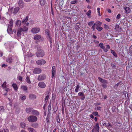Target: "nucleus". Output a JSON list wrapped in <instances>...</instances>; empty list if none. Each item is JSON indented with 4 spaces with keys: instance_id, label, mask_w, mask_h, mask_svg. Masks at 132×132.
Returning <instances> with one entry per match:
<instances>
[{
    "instance_id": "obj_34",
    "label": "nucleus",
    "mask_w": 132,
    "mask_h": 132,
    "mask_svg": "<svg viewBox=\"0 0 132 132\" xmlns=\"http://www.w3.org/2000/svg\"><path fill=\"white\" fill-rule=\"evenodd\" d=\"M80 88V86L79 85H78L76 86L75 89V91L76 92H77L79 90V89Z\"/></svg>"
},
{
    "instance_id": "obj_32",
    "label": "nucleus",
    "mask_w": 132,
    "mask_h": 132,
    "mask_svg": "<svg viewBox=\"0 0 132 132\" xmlns=\"http://www.w3.org/2000/svg\"><path fill=\"white\" fill-rule=\"evenodd\" d=\"M110 51L111 52V53L113 55H114L115 57H117V54L114 50L111 49Z\"/></svg>"
},
{
    "instance_id": "obj_21",
    "label": "nucleus",
    "mask_w": 132,
    "mask_h": 132,
    "mask_svg": "<svg viewBox=\"0 0 132 132\" xmlns=\"http://www.w3.org/2000/svg\"><path fill=\"white\" fill-rule=\"evenodd\" d=\"M19 10V8L18 7H17L14 8L13 11V13L14 14H16L17 13Z\"/></svg>"
},
{
    "instance_id": "obj_20",
    "label": "nucleus",
    "mask_w": 132,
    "mask_h": 132,
    "mask_svg": "<svg viewBox=\"0 0 132 132\" xmlns=\"http://www.w3.org/2000/svg\"><path fill=\"white\" fill-rule=\"evenodd\" d=\"M22 30V28H20L18 29L17 32V35L18 36H20L21 35Z\"/></svg>"
},
{
    "instance_id": "obj_31",
    "label": "nucleus",
    "mask_w": 132,
    "mask_h": 132,
    "mask_svg": "<svg viewBox=\"0 0 132 132\" xmlns=\"http://www.w3.org/2000/svg\"><path fill=\"white\" fill-rule=\"evenodd\" d=\"M20 125L21 127L22 128H24L26 127V124L23 122L21 123H20Z\"/></svg>"
},
{
    "instance_id": "obj_35",
    "label": "nucleus",
    "mask_w": 132,
    "mask_h": 132,
    "mask_svg": "<svg viewBox=\"0 0 132 132\" xmlns=\"http://www.w3.org/2000/svg\"><path fill=\"white\" fill-rule=\"evenodd\" d=\"M110 123H107L106 122L105 123L103 124V125L104 126L106 127L108 129V127H110Z\"/></svg>"
},
{
    "instance_id": "obj_63",
    "label": "nucleus",
    "mask_w": 132,
    "mask_h": 132,
    "mask_svg": "<svg viewBox=\"0 0 132 132\" xmlns=\"http://www.w3.org/2000/svg\"><path fill=\"white\" fill-rule=\"evenodd\" d=\"M102 86L104 88H105L107 87L106 85L105 84H103L102 85Z\"/></svg>"
},
{
    "instance_id": "obj_27",
    "label": "nucleus",
    "mask_w": 132,
    "mask_h": 132,
    "mask_svg": "<svg viewBox=\"0 0 132 132\" xmlns=\"http://www.w3.org/2000/svg\"><path fill=\"white\" fill-rule=\"evenodd\" d=\"M100 26H100L98 25H96V28L98 31H100L103 29V28L102 27H100Z\"/></svg>"
},
{
    "instance_id": "obj_55",
    "label": "nucleus",
    "mask_w": 132,
    "mask_h": 132,
    "mask_svg": "<svg viewBox=\"0 0 132 132\" xmlns=\"http://www.w3.org/2000/svg\"><path fill=\"white\" fill-rule=\"evenodd\" d=\"M77 2V0H75L74 1H72L71 3L72 4H75Z\"/></svg>"
},
{
    "instance_id": "obj_17",
    "label": "nucleus",
    "mask_w": 132,
    "mask_h": 132,
    "mask_svg": "<svg viewBox=\"0 0 132 132\" xmlns=\"http://www.w3.org/2000/svg\"><path fill=\"white\" fill-rule=\"evenodd\" d=\"M12 27H10L9 25H8L7 31L9 34H11L13 33L12 29Z\"/></svg>"
},
{
    "instance_id": "obj_2",
    "label": "nucleus",
    "mask_w": 132,
    "mask_h": 132,
    "mask_svg": "<svg viewBox=\"0 0 132 132\" xmlns=\"http://www.w3.org/2000/svg\"><path fill=\"white\" fill-rule=\"evenodd\" d=\"M45 54L44 51L40 49H38L37 52L36 53V55L37 57H42Z\"/></svg>"
},
{
    "instance_id": "obj_36",
    "label": "nucleus",
    "mask_w": 132,
    "mask_h": 132,
    "mask_svg": "<svg viewBox=\"0 0 132 132\" xmlns=\"http://www.w3.org/2000/svg\"><path fill=\"white\" fill-rule=\"evenodd\" d=\"M32 126L34 128H37L38 127V125L37 123H35L32 124Z\"/></svg>"
},
{
    "instance_id": "obj_53",
    "label": "nucleus",
    "mask_w": 132,
    "mask_h": 132,
    "mask_svg": "<svg viewBox=\"0 0 132 132\" xmlns=\"http://www.w3.org/2000/svg\"><path fill=\"white\" fill-rule=\"evenodd\" d=\"M18 80L21 81L22 80V77L20 76H19L18 77Z\"/></svg>"
},
{
    "instance_id": "obj_37",
    "label": "nucleus",
    "mask_w": 132,
    "mask_h": 132,
    "mask_svg": "<svg viewBox=\"0 0 132 132\" xmlns=\"http://www.w3.org/2000/svg\"><path fill=\"white\" fill-rule=\"evenodd\" d=\"M21 88L24 91H26L27 90V87L26 86L23 85L21 86Z\"/></svg>"
},
{
    "instance_id": "obj_64",
    "label": "nucleus",
    "mask_w": 132,
    "mask_h": 132,
    "mask_svg": "<svg viewBox=\"0 0 132 132\" xmlns=\"http://www.w3.org/2000/svg\"><path fill=\"white\" fill-rule=\"evenodd\" d=\"M107 10L108 11V12L109 13H110L111 12V10H110L109 9H107Z\"/></svg>"
},
{
    "instance_id": "obj_33",
    "label": "nucleus",
    "mask_w": 132,
    "mask_h": 132,
    "mask_svg": "<svg viewBox=\"0 0 132 132\" xmlns=\"http://www.w3.org/2000/svg\"><path fill=\"white\" fill-rule=\"evenodd\" d=\"M45 33L48 36L49 38H50V31L48 29H46L45 30Z\"/></svg>"
},
{
    "instance_id": "obj_7",
    "label": "nucleus",
    "mask_w": 132,
    "mask_h": 132,
    "mask_svg": "<svg viewBox=\"0 0 132 132\" xmlns=\"http://www.w3.org/2000/svg\"><path fill=\"white\" fill-rule=\"evenodd\" d=\"M13 57L12 55H9L6 59V61L10 63H12L13 61Z\"/></svg>"
},
{
    "instance_id": "obj_24",
    "label": "nucleus",
    "mask_w": 132,
    "mask_h": 132,
    "mask_svg": "<svg viewBox=\"0 0 132 132\" xmlns=\"http://www.w3.org/2000/svg\"><path fill=\"white\" fill-rule=\"evenodd\" d=\"M29 18V17L28 16H26V18L24 19H23L22 21V22L23 23H26L28 21Z\"/></svg>"
},
{
    "instance_id": "obj_47",
    "label": "nucleus",
    "mask_w": 132,
    "mask_h": 132,
    "mask_svg": "<svg viewBox=\"0 0 132 132\" xmlns=\"http://www.w3.org/2000/svg\"><path fill=\"white\" fill-rule=\"evenodd\" d=\"M1 132H9V130L7 129H3L2 130Z\"/></svg>"
},
{
    "instance_id": "obj_58",
    "label": "nucleus",
    "mask_w": 132,
    "mask_h": 132,
    "mask_svg": "<svg viewBox=\"0 0 132 132\" xmlns=\"http://www.w3.org/2000/svg\"><path fill=\"white\" fill-rule=\"evenodd\" d=\"M57 121V122L60 123V120L59 117L57 116L56 117Z\"/></svg>"
},
{
    "instance_id": "obj_22",
    "label": "nucleus",
    "mask_w": 132,
    "mask_h": 132,
    "mask_svg": "<svg viewBox=\"0 0 132 132\" xmlns=\"http://www.w3.org/2000/svg\"><path fill=\"white\" fill-rule=\"evenodd\" d=\"M21 22L19 20H17L16 22V24L18 27L20 26L21 24Z\"/></svg>"
},
{
    "instance_id": "obj_29",
    "label": "nucleus",
    "mask_w": 132,
    "mask_h": 132,
    "mask_svg": "<svg viewBox=\"0 0 132 132\" xmlns=\"http://www.w3.org/2000/svg\"><path fill=\"white\" fill-rule=\"evenodd\" d=\"M26 80L27 83L29 84L31 83L30 80V77L29 76L27 77L26 79Z\"/></svg>"
},
{
    "instance_id": "obj_52",
    "label": "nucleus",
    "mask_w": 132,
    "mask_h": 132,
    "mask_svg": "<svg viewBox=\"0 0 132 132\" xmlns=\"http://www.w3.org/2000/svg\"><path fill=\"white\" fill-rule=\"evenodd\" d=\"M51 103H50L48 105V111H50L51 110Z\"/></svg>"
},
{
    "instance_id": "obj_41",
    "label": "nucleus",
    "mask_w": 132,
    "mask_h": 132,
    "mask_svg": "<svg viewBox=\"0 0 132 132\" xmlns=\"http://www.w3.org/2000/svg\"><path fill=\"white\" fill-rule=\"evenodd\" d=\"M92 113L93 115L95 116H97L98 117L100 116L98 115V112L97 111L93 112Z\"/></svg>"
},
{
    "instance_id": "obj_11",
    "label": "nucleus",
    "mask_w": 132,
    "mask_h": 132,
    "mask_svg": "<svg viewBox=\"0 0 132 132\" xmlns=\"http://www.w3.org/2000/svg\"><path fill=\"white\" fill-rule=\"evenodd\" d=\"M38 86L41 88H44L45 87L46 85L44 82L42 81H40L39 82Z\"/></svg>"
},
{
    "instance_id": "obj_59",
    "label": "nucleus",
    "mask_w": 132,
    "mask_h": 132,
    "mask_svg": "<svg viewBox=\"0 0 132 132\" xmlns=\"http://www.w3.org/2000/svg\"><path fill=\"white\" fill-rule=\"evenodd\" d=\"M98 78L99 81H100L102 82L103 80V79L102 78L100 77H98Z\"/></svg>"
},
{
    "instance_id": "obj_12",
    "label": "nucleus",
    "mask_w": 132,
    "mask_h": 132,
    "mask_svg": "<svg viewBox=\"0 0 132 132\" xmlns=\"http://www.w3.org/2000/svg\"><path fill=\"white\" fill-rule=\"evenodd\" d=\"M33 109L32 108H28L26 109V111L28 113H32Z\"/></svg>"
},
{
    "instance_id": "obj_13",
    "label": "nucleus",
    "mask_w": 132,
    "mask_h": 132,
    "mask_svg": "<svg viewBox=\"0 0 132 132\" xmlns=\"http://www.w3.org/2000/svg\"><path fill=\"white\" fill-rule=\"evenodd\" d=\"M32 114L36 116H38L39 115V113L37 110H34V109L32 111Z\"/></svg>"
},
{
    "instance_id": "obj_4",
    "label": "nucleus",
    "mask_w": 132,
    "mask_h": 132,
    "mask_svg": "<svg viewBox=\"0 0 132 132\" xmlns=\"http://www.w3.org/2000/svg\"><path fill=\"white\" fill-rule=\"evenodd\" d=\"M100 127L98 122L96 123L90 132H99Z\"/></svg>"
},
{
    "instance_id": "obj_6",
    "label": "nucleus",
    "mask_w": 132,
    "mask_h": 132,
    "mask_svg": "<svg viewBox=\"0 0 132 132\" xmlns=\"http://www.w3.org/2000/svg\"><path fill=\"white\" fill-rule=\"evenodd\" d=\"M46 78V75L45 74H41L39 75L37 78L39 81H41L45 80Z\"/></svg>"
},
{
    "instance_id": "obj_45",
    "label": "nucleus",
    "mask_w": 132,
    "mask_h": 132,
    "mask_svg": "<svg viewBox=\"0 0 132 132\" xmlns=\"http://www.w3.org/2000/svg\"><path fill=\"white\" fill-rule=\"evenodd\" d=\"M96 25V24L95 23L92 26V29H93V31H95V26Z\"/></svg>"
},
{
    "instance_id": "obj_18",
    "label": "nucleus",
    "mask_w": 132,
    "mask_h": 132,
    "mask_svg": "<svg viewBox=\"0 0 132 132\" xmlns=\"http://www.w3.org/2000/svg\"><path fill=\"white\" fill-rule=\"evenodd\" d=\"M29 98L30 99L34 100L36 98V96L34 94H30L29 95Z\"/></svg>"
},
{
    "instance_id": "obj_38",
    "label": "nucleus",
    "mask_w": 132,
    "mask_h": 132,
    "mask_svg": "<svg viewBox=\"0 0 132 132\" xmlns=\"http://www.w3.org/2000/svg\"><path fill=\"white\" fill-rule=\"evenodd\" d=\"M49 95H47L45 97V103H46L48 101V100L49 98Z\"/></svg>"
},
{
    "instance_id": "obj_23",
    "label": "nucleus",
    "mask_w": 132,
    "mask_h": 132,
    "mask_svg": "<svg viewBox=\"0 0 132 132\" xmlns=\"http://www.w3.org/2000/svg\"><path fill=\"white\" fill-rule=\"evenodd\" d=\"M28 129L29 132H36L35 130L33 128L29 127Z\"/></svg>"
},
{
    "instance_id": "obj_3",
    "label": "nucleus",
    "mask_w": 132,
    "mask_h": 132,
    "mask_svg": "<svg viewBox=\"0 0 132 132\" xmlns=\"http://www.w3.org/2000/svg\"><path fill=\"white\" fill-rule=\"evenodd\" d=\"M28 121L30 122H36L37 120V118L34 115L30 116L28 117Z\"/></svg>"
},
{
    "instance_id": "obj_30",
    "label": "nucleus",
    "mask_w": 132,
    "mask_h": 132,
    "mask_svg": "<svg viewBox=\"0 0 132 132\" xmlns=\"http://www.w3.org/2000/svg\"><path fill=\"white\" fill-rule=\"evenodd\" d=\"M22 31H27L28 30V27L24 26L23 28H22Z\"/></svg>"
},
{
    "instance_id": "obj_26",
    "label": "nucleus",
    "mask_w": 132,
    "mask_h": 132,
    "mask_svg": "<svg viewBox=\"0 0 132 132\" xmlns=\"http://www.w3.org/2000/svg\"><path fill=\"white\" fill-rule=\"evenodd\" d=\"M12 86L15 90H17L18 89V87L16 84L13 83L12 85Z\"/></svg>"
},
{
    "instance_id": "obj_10",
    "label": "nucleus",
    "mask_w": 132,
    "mask_h": 132,
    "mask_svg": "<svg viewBox=\"0 0 132 132\" xmlns=\"http://www.w3.org/2000/svg\"><path fill=\"white\" fill-rule=\"evenodd\" d=\"M78 95L81 96L80 99L82 100H84L85 98V96L83 92H80L78 94Z\"/></svg>"
},
{
    "instance_id": "obj_25",
    "label": "nucleus",
    "mask_w": 132,
    "mask_h": 132,
    "mask_svg": "<svg viewBox=\"0 0 132 132\" xmlns=\"http://www.w3.org/2000/svg\"><path fill=\"white\" fill-rule=\"evenodd\" d=\"M20 98L22 101L24 100L26 98V96L23 94L21 95Z\"/></svg>"
},
{
    "instance_id": "obj_14",
    "label": "nucleus",
    "mask_w": 132,
    "mask_h": 132,
    "mask_svg": "<svg viewBox=\"0 0 132 132\" xmlns=\"http://www.w3.org/2000/svg\"><path fill=\"white\" fill-rule=\"evenodd\" d=\"M18 5L21 8L23 7L24 5V2L22 0H20L18 2Z\"/></svg>"
},
{
    "instance_id": "obj_28",
    "label": "nucleus",
    "mask_w": 132,
    "mask_h": 132,
    "mask_svg": "<svg viewBox=\"0 0 132 132\" xmlns=\"http://www.w3.org/2000/svg\"><path fill=\"white\" fill-rule=\"evenodd\" d=\"M80 27V23L79 22H78L76 23L75 26V28L76 29H77Z\"/></svg>"
},
{
    "instance_id": "obj_43",
    "label": "nucleus",
    "mask_w": 132,
    "mask_h": 132,
    "mask_svg": "<svg viewBox=\"0 0 132 132\" xmlns=\"http://www.w3.org/2000/svg\"><path fill=\"white\" fill-rule=\"evenodd\" d=\"M94 22L93 21H90L88 22V25L89 26H91L94 24Z\"/></svg>"
},
{
    "instance_id": "obj_42",
    "label": "nucleus",
    "mask_w": 132,
    "mask_h": 132,
    "mask_svg": "<svg viewBox=\"0 0 132 132\" xmlns=\"http://www.w3.org/2000/svg\"><path fill=\"white\" fill-rule=\"evenodd\" d=\"M91 13V10H89L86 13V15L89 17H90V14Z\"/></svg>"
},
{
    "instance_id": "obj_48",
    "label": "nucleus",
    "mask_w": 132,
    "mask_h": 132,
    "mask_svg": "<svg viewBox=\"0 0 132 132\" xmlns=\"http://www.w3.org/2000/svg\"><path fill=\"white\" fill-rule=\"evenodd\" d=\"M2 87L5 88H6V82L5 81L4 82V83L2 84Z\"/></svg>"
},
{
    "instance_id": "obj_46",
    "label": "nucleus",
    "mask_w": 132,
    "mask_h": 132,
    "mask_svg": "<svg viewBox=\"0 0 132 132\" xmlns=\"http://www.w3.org/2000/svg\"><path fill=\"white\" fill-rule=\"evenodd\" d=\"M4 110V107L3 106H0V112H3Z\"/></svg>"
},
{
    "instance_id": "obj_15",
    "label": "nucleus",
    "mask_w": 132,
    "mask_h": 132,
    "mask_svg": "<svg viewBox=\"0 0 132 132\" xmlns=\"http://www.w3.org/2000/svg\"><path fill=\"white\" fill-rule=\"evenodd\" d=\"M52 78H53L54 76L55 75L56 73L55 68L54 66H53L52 67Z\"/></svg>"
},
{
    "instance_id": "obj_51",
    "label": "nucleus",
    "mask_w": 132,
    "mask_h": 132,
    "mask_svg": "<svg viewBox=\"0 0 132 132\" xmlns=\"http://www.w3.org/2000/svg\"><path fill=\"white\" fill-rule=\"evenodd\" d=\"M111 66L114 69H116L117 66L116 64H111Z\"/></svg>"
},
{
    "instance_id": "obj_54",
    "label": "nucleus",
    "mask_w": 132,
    "mask_h": 132,
    "mask_svg": "<svg viewBox=\"0 0 132 132\" xmlns=\"http://www.w3.org/2000/svg\"><path fill=\"white\" fill-rule=\"evenodd\" d=\"M100 7H98L97 9V10L98 11V15L99 16L101 15V14L100 12Z\"/></svg>"
},
{
    "instance_id": "obj_60",
    "label": "nucleus",
    "mask_w": 132,
    "mask_h": 132,
    "mask_svg": "<svg viewBox=\"0 0 132 132\" xmlns=\"http://www.w3.org/2000/svg\"><path fill=\"white\" fill-rule=\"evenodd\" d=\"M101 108L100 106H98L96 107V109H97V110H101Z\"/></svg>"
},
{
    "instance_id": "obj_39",
    "label": "nucleus",
    "mask_w": 132,
    "mask_h": 132,
    "mask_svg": "<svg viewBox=\"0 0 132 132\" xmlns=\"http://www.w3.org/2000/svg\"><path fill=\"white\" fill-rule=\"evenodd\" d=\"M9 25L10 27H12L13 26V20L12 19H11L10 20V21L9 22Z\"/></svg>"
},
{
    "instance_id": "obj_56",
    "label": "nucleus",
    "mask_w": 132,
    "mask_h": 132,
    "mask_svg": "<svg viewBox=\"0 0 132 132\" xmlns=\"http://www.w3.org/2000/svg\"><path fill=\"white\" fill-rule=\"evenodd\" d=\"M110 127H108V129H109L110 130H111L112 129L113 127V126L112 125L110 124Z\"/></svg>"
},
{
    "instance_id": "obj_40",
    "label": "nucleus",
    "mask_w": 132,
    "mask_h": 132,
    "mask_svg": "<svg viewBox=\"0 0 132 132\" xmlns=\"http://www.w3.org/2000/svg\"><path fill=\"white\" fill-rule=\"evenodd\" d=\"M40 4L42 6H43L45 4V0H41Z\"/></svg>"
},
{
    "instance_id": "obj_61",
    "label": "nucleus",
    "mask_w": 132,
    "mask_h": 132,
    "mask_svg": "<svg viewBox=\"0 0 132 132\" xmlns=\"http://www.w3.org/2000/svg\"><path fill=\"white\" fill-rule=\"evenodd\" d=\"M120 14H119L117 15L116 18L117 19H119L120 18Z\"/></svg>"
},
{
    "instance_id": "obj_1",
    "label": "nucleus",
    "mask_w": 132,
    "mask_h": 132,
    "mask_svg": "<svg viewBox=\"0 0 132 132\" xmlns=\"http://www.w3.org/2000/svg\"><path fill=\"white\" fill-rule=\"evenodd\" d=\"M99 46L101 48L103 49L104 51L105 52H107L108 50H109L110 48V47L109 45H106V47L105 48V46H104L103 44L102 43H100L99 44Z\"/></svg>"
},
{
    "instance_id": "obj_8",
    "label": "nucleus",
    "mask_w": 132,
    "mask_h": 132,
    "mask_svg": "<svg viewBox=\"0 0 132 132\" xmlns=\"http://www.w3.org/2000/svg\"><path fill=\"white\" fill-rule=\"evenodd\" d=\"M42 69L40 68H37L34 69L33 71V73L35 74H38L41 73L42 72Z\"/></svg>"
},
{
    "instance_id": "obj_57",
    "label": "nucleus",
    "mask_w": 132,
    "mask_h": 132,
    "mask_svg": "<svg viewBox=\"0 0 132 132\" xmlns=\"http://www.w3.org/2000/svg\"><path fill=\"white\" fill-rule=\"evenodd\" d=\"M102 82L105 84H107L108 83L107 81L105 79H103Z\"/></svg>"
},
{
    "instance_id": "obj_50",
    "label": "nucleus",
    "mask_w": 132,
    "mask_h": 132,
    "mask_svg": "<svg viewBox=\"0 0 132 132\" xmlns=\"http://www.w3.org/2000/svg\"><path fill=\"white\" fill-rule=\"evenodd\" d=\"M96 23L97 24L96 25H98L100 26H101L102 25V22L98 21H97L96 22Z\"/></svg>"
},
{
    "instance_id": "obj_49",
    "label": "nucleus",
    "mask_w": 132,
    "mask_h": 132,
    "mask_svg": "<svg viewBox=\"0 0 132 132\" xmlns=\"http://www.w3.org/2000/svg\"><path fill=\"white\" fill-rule=\"evenodd\" d=\"M104 27L105 29H110L109 26L105 24H104Z\"/></svg>"
},
{
    "instance_id": "obj_16",
    "label": "nucleus",
    "mask_w": 132,
    "mask_h": 132,
    "mask_svg": "<svg viewBox=\"0 0 132 132\" xmlns=\"http://www.w3.org/2000/svg\"><path fill=\"white\" fill-rule=\"evenodd\" d=\"M124 9L125 10V12L126 13H128L130 12V9L129 7L126 6H125L123 7Z\"/></svg>"
},
{
    "instance_id": "obj_9",
    "label": "nucleus",
    "mask_w": 132,
    "mask_h": 132,
    "mask_svg": "<svg viewBox=\"0 0 132 132\" xmlns=\"http://www.w3.org/2000/svg\"><path fill=\"white\" fill-rule=\"evenodd\" d=\"M46 63V61L44 60L41 59L38 60L36 62V63L40 65H42L45 64Z\"/></svg>"
},
{
    "instance_id": "obj_19",
    "label": "nucleus",
    "mask_w": 132,
    "mask_h": 132,
    "mask_svg": "<svg viewBox=\"0 0 132 132\" xmlns=\"http://www.w3.org/2000/svg\"><path fill=\"white\" fill-rule=\"evenodd\" d=\"M41 35H36L34 36V39L35 40H38L41 38Z\"/></svg>"
},
{
    "instance_id": "obj_62",
    "label": "nucleus",
    "mask_w": 132,
    "mask_h": 132,
    "mask_svg": "<svg viewBox=\"0 0 132 132\" xmlns=\"http://www.w3.org/2000/svg\"><path fill=\"white\" fill-rule=\"evenodd\" d=\"M105 20L106 21L109 22L110 21V19L109 18H107L105 19Z\"/></svg>"
},
{
    "instance_id": "obj_44",
    "label": "nucleus",
    "mask_w": 132,
    "mask_h": 132,
    "mask_svg": "<svg viewBox=\"0 0 132 132\" xmlns=\"http://www.w3.org/2000/svg\"><path fill=\"white\" fill-rule=\"evenodd\" d=\"M129 53L131 54H132V45H131L129 47Z\"/></svg>"
},
{
    "instance_id": "obj_5",
    "label": "nucleus",
    "mask_w": 132,
    "mask_h": 132,
    "mask_svg": "<svg viewBox=\"0 0 132 132\" xmlns=\"http://www.w3.org/2000/svg\"><path fill=\"white\" fill-rule=\"evenodd\" d=\"M40 31V28L39 27H34L32 28L31 30V32L33 34L38 33Z\"/></svg>"
}]
</instances>
